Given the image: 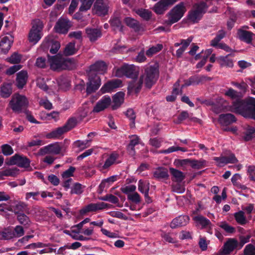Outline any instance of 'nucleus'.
Wrapping results in <instances>:
<instances>
[{
  "label": "nucleus",
  "mask_w": 255,
  "mask_h": 255,
  "mask_svg": "<svg viewBox=\"0 0 255 255\" xmlns=\"http://www.w3.org/2000/svg\"><path fill=\"white\" fill-rule=\"evenodd\" d=\"M137 14L146 20H148L151 17V12L145 9L138 10Z\"/></svg>",
  "instance_id": "obj_58"
},
{
  "label": "nucleus",
  "mask_w": 255,
  "mask_h": 255,
  "mask_svg": "<svg viewBox=\"0 0 255 255\" xmlns=\"http://www.w3.org/2000/svg\"><path fill=\"white\" fill-rule=\"evenodd\" d=\"M130 137H133V138L130 140V142L128 146V148L129 150L130 154L133 155L135 152L134 146L138 144L139 138L136 135H132Z\"/></svg>",
  "instance_id": "obj_41"
},
{
  "label": "nucleus",
  "mask_w": 255,
  "mask_h": 255,
  "mask_svg": "<svg viewBox=\"0 0 255 255\" xmlns=\"http://www.w3.org/2000/svg\"><path fill=\"white\" fill-rule=\"evenodd\" d=\"M84 188L81 184L79 183H75L71 188L70 193L71 194H75L80 195L83 192V189Z\"/></svg>",
  "instance_id": "obj_54"
},
{
  "label": "nucleus",
  "mask_w": 255,
  "mask_h": 255,
  "mask_svg": "<svg viewBox=\"0 0 255 255\" xmlns=\"http://www.w3.org/2000/svg\"><path fill=\"white\" fill-rule=\"evenodd\" d=\"M26 213H19L16 215L17 220L19 224L24 226L28 227L31 224V220Z\"/></svg>",
  "instance_id": "obj_37"
},
{
  "label": "nucleus",
  "mask_w": 255,
  "mask_h": 255,
  "mask_svg": "<svg viewBox=\"0 0 255 255\" xmlns=\"http://www.w3.org/2000/svg\"><path fill=\"white\" fill-rule=\"evenodd\" d=\"M72 26L71 21L65 18H60L54 26L56 32L60 34H66Z\"/></svg>",
  "instance_id": "obj_14"
},
{
  "label": "nucleus",
  "mask_w": 255,
  "mask_h": 255,
  "mask_svg": "<svg viewBox=\"0 0 255 255\" xmlns=\"http://www.w3.org/2000/svg\"><path fill=\"white\" fill-rule=\"evenodd\" d=\"M145 74L146 76L145 85L146 87L150 89L158 78L159 75L158 64L156 63L147 67L145 69Z\"/></svg>",
  "instance_id": "obj_9"
},
{
  "label": "nucleus",
  "mask_w": 255,
  "mask_h": 255,
  "mask_svg": "<svg viewBox=\"0 0 255 255\" xmlns=\"http://www.w3.org/2000/svg\"><path fill=\"white\" fill-rule=\"evenodd\" d=\"M107 64L105 62L99 60L91 65L86 71L88 76V82L86 84L87 94L93 93L99 88L101 85V81L97 74H104L107 70Z\"/></svg>",
  "instance_id": "obj_2"
},
{
  "label": "nucleus",
  "mask_w": 255,
  "mask_h": 255,
  "mask_svg": "<svg viewBox=\"0 0 255 255\" xmlns=\"http://www.w3.org/2000/svg\"><path fill=\"white\" fill-rule=\"evenodd\" d=\"M251 238V235L250 234L246 236L242 235L240 236L239 237V242H238L239 250L241 249L245 244L249 243Z\"/></svg>",
  "instance_id": "obj_59"
},
{
  "label": "nucleus",
  "mask_w": 255,
  "mask_h": 255,
  "mask_svg": "<svg viewBox=\"0 0 255 255\" xmlns=\"http://www.w3.org/2000/svg\"><path fill=\"white\" fill-rule=\"evenodd\" d=\"M95 0H80L81 4L79 8L80 11H86L90 9Z\"/></svg>",
  "instance_id": "obj_50"
},
{
  "label": "nucleus",
  "mask_w": 255,
  "mask_h": 255,
  "mask_svg": "<svg viewBox=\"0 0 255 255\" xmlns=\"http://www.w3.org/2000/svg\"><path fill=\"white\" fill-rule=\"evenodd\" d=\"M189 217L187 215H180L172 220L170 223L172 229L186 226L189 222Z\"/></svg>",
  "instance_id": "obj_20"
},
{
  "label": "nucleus",
  "mask_w": 255,
  "mask_h": 255,
  "mask_svg": "<svg viewBox=\"0 0 255 255\" xmlns=\"http://www.w3.org/2000/svg\"><path fill=\"white\" fill-rule=\"evenodd\" d=\"M21 59V55L16 52H14L9 57L7 58L6 60L11 64H16L20 62Z\"/></svg>",
  "instance_id": "obj_55"
},
{
  "label": "nucleus",
  "mask_w": 255,
  "mask_h": 255,
  "mask_svg": "<svg viewBox=\"0 0 255 255\" xmlns=\"http://www.w3.org/2000/svg\"><path fill=\"white\" fill-rule=\"evenodd\" d=\"M111 103V99L109 96H105L99 100L94 107L93 112L99 113L107 108Z\"/></svg>",
  "instance_id": "obj_18"
},
{
  "label": "nucleus",
  "mask_w": 255,
  "mask_h": 255,
  "mask_svg": "<svg viewBox=\"0 0 255 255\" xmlns=\"http://www.w3.org/2000/svg\"><path fill=\"white\" fill-rule=\"evenodd\" d=\"M85 31L91 42H95L102 36L101 30L98 28L87 27L86 28Z\"/></svg>",
  "instance_id": "obj_26"
},
{
  "label": "nucleus",
  "mask_w": 255,
  "mask_h": 255,
  "mask_svg": "<svg viewBox=\"0 0 255 255\" xmlns=\"http://www.w3.org/2000/svg\"><path fill=\"white\" fill-rule=\"evenodd\" d=\"M115 76L118 78H122L124 76L132 79H136L139 74L138 69L133 64L124 63L119 68H115Z\"/></svg>",
  "instance_id": "obj_3"
},
{
  "label": "nucleus",
  "mask_w": 255,
  "mask_h": 255,
  "mask_svg": "<svg viewBox=\"0 0 255 255\" xmlns=\"http://www.w3.org/2000/svg\"><path fill=\"white\" fill-rule=\"evenodd\" d=\"M243 255H255V247L252 244H248L244 248Z\"/></svg>",
  "instance_id": "obj_60"
},
{
  "label": "nucleus",
  "mask_w": 255,
  "mask_h": 255,
  "mask_svg": "<svg viewBox=\"0 0 255 255\" xmlns=\"http://www.w3.org/2000/svg\"><path fill=\"white\" fill-rule=\"evenodd\" d=\"M126 115L130 121V123L129 124L130 128H135V120L136 116L134 111L131 109H128L126 113Z\"/></svg>",
  "instance_id": "obj_48"
},
{
  "label": "nucleus",
  "mask_w": 255,
  "mask_h": 255,
  "mask_svg": "<svg viewBox=\"0 0 255 255\" xmlns=\"http://www.w3.org/2000/svg\"><path fill=\"white\" fill-rule=\"evenodd\" d=\"M219 227L223 229L227 233L233 234L236 231L234 227L229 225L226 222H221Z\"/></svg>",
  "instance_id": "obj_57"
},
{
  "label": "nucleus",
  "mask_w": 255,
  "mask_h": 255,
  "mask_svg": "<svg viewBox=\"0 0 255 255\" xmlns=\"http://www.w3.org/2000/svg\"><path fill=\"white\" fill-rule=\"evenodd\" d=\"M193 40V38L192 37H189L187 38V42H186L176 51V55L177 58L181 57L183 52L185 51L187 47L190 45V43L192 42Z\"/></svg>",
  "instance_id": "obj_53"
},
{
  "label": "nucleus",
  "mask_w": 255,
  "mask_h": 255,
  "mask_svg": "<svg viewBox=\"0 0 255 255\" xmlns=\"http://www.w3.org/2000/svg\"><path fill=\"white\" fill-rule=\"evenodd\" d=\"M227 34V32L224 29L219 30L216 37L211 41L210 45L213 47H216L218 43L224 38Z\"/></svg>",
  "instance_id": "obj_39"
},
{
  "label": "nucleus",
  "mask_w": 255,
  "mask_h": 255,
  "mask_svg": "<svg viewBox=\"0 0 255 255\" xmlns=\"http://www.w3.org/2000/svg\"><path fill=\"white\" fill-rule=\"evenodd\" d=\"M28 73L26 70H21L16 74L15 79V86L18 89H22L27 83L28 80Z\"/></svg>",
  "instance_id": "obj_17"
},
{
  "label": "nucleus",
  "mask_w": 255,
  "mask_h": 255,
  "mask_svg": "<svg viewBox=\"0 0 255 255\" xmlns=\"http://www.w3.org/2000/svg\"><path fill=\"white\" fill-rule=\"evenodd\" d=\"M207 8V5L204 2L195 4L194 9L188 12V19L193 23H197L202 17L203 14L206 12Z\"/></svg>",
  "instance_id": "obj_10"
},
{
  "label": "nucleus",
  "mask_w": 255,
  "mask_h": 255,
  "mask_svg": "<svg viewBox=\"0 0 255 255\" xmlns=\"http://www.w3.org/2000/svg\"><path fill=\"white\" fill-rule=\"evenodd\" d=\"M109 22L113 30H119L121 32L123 31L124 26L119 17L114 16L111 17Z\"/></svg>",
  "instance_id": "obj_32"
},
{
  "label": "nucleus",
  "mask_w": 255,
  "mask_h": 255,
  "mask_svg": "<svg viewBox=\"0 0 255 255\" xmlns=\"http://www.w3.org/2000/svg\"><path fill=\"white\" fill-rule=\"evenodd\" d=\"M99 199L102 201H109L113 204L118 203L119 201L118 198L112 194H107L104 196L100 197Z\"/></svg>",
  "instance_id": "obj_56"
},
{
  "label": "nucleus",
  "mask_w": 255,
  "mask_h": 255,
  "mask_svg": "<svg viewBox=\"0 0 255 255\" xmlns=\"http://www.w3.org/2000/svg\"><path fill=\"white\" fill-rule=\"evenodd\" d=\"M169 170L171 175L174 178V179L173 178L172 179L173 181H175L177 182H181L184 179L185 176L184 175V173L181 171L173 168H170Z\"/></svg>",
  "instance_id": "obj_36"
},
{
  "label": "nucleus",
  "mask_w": 255,
  "mask_h": 255,
  "mask_svg": "<svg viewBox=\"0 0 255 255\" xmlns=\"http://www.w3.org/2000/svg\"><path fill=\"white\" fill-rule=\"evenodd\" d=\"M13 212L15 215H18L19 213H26L30 214L29 208L27 204L23 202H18L14 207Z\"/></svg>",
  "instance_id": "obj_31"
},
{
  "label": "nucleus",
  "mask_w": 255,
  "mask_h": 255,
  "mask_svg": "<svg viewBox=\"0 0 255 255\" xmlns=\"http://www.w3.org/2000/svg\"><path fill=\"white\" fill-rule=\"evenodd\" d=\"M119 156V154L116 152L111 153L106 160L104 164L102 166V168L103 169H108L116 162V160L118 158Z\"/></svg>",
  "instance_id": "obj_38"
},
{
  "label": "nucleus",
  "mask_w": 255,
  "mask_h": 255,
  "mask_svg": "<svg viewBox=\"0 0 255 255\" xmlns=\"http://www.w3.org/2000/svg\"><path fill=\"white\" fill-rule=\"evenodd\" d=\"M177 1L178 0H160L154 4L153 10L157 14H162L169 6Z\"/></svg>",
  "instance_id": "obj_13"
},
{
  "label": "nucleus",
  "mask_w": 255,
  "mask_h": 255,
  "mask_svg": "<svg viewBox=\"0 0 255 255\" xmlns=\"http://www.w3.org/2000/svg\"><path fill=\"white\" fill-rule=\"evenodd\" d=\"M236 249L239 250L238 240L235 238H230L224 243L219 254L220 255H229Z\"/></svg>",
  "instance_id": "obj_11"
},
{
  "label": "nucleus",
  "mask_w": 255,
  "mask_h": 255,
  "mask_svg": "<svg viewBox=\"0 0 255 255\" xmlns=\"http://www.w3.org/2000/svg\"><path fill=\"white\" fill-rule=\"evenodd\" d=\"M47 56L48 62L52 70L56 71L62 69L69 70L70 69L68 65L71 63V59H69L64 60L59 54L52 56L48 55Z\"/></svg>",
  "instance_id": "obj_8"
},
{
  "label": "nucleus",
  "mask_w": 255,
  "mask_h": 255,
  "mask_svg": "<svg viewBox=\"0 0 255 255\" xmlns=\"http://www.w3.org/2000/svg\"><path fill=\"white\" fill-rule=\"evenodd\" d=\"M13 37H11V39H9L8 36H4L1 38L0 42V47L3 53H7L10 49L13 43Z\"/></svg>",
  "instance_id": "obj_28"
},
{
  "label": "nucleus",
  "mask_w": 255,
  "mask_h": 255,
  "mask_svg": "<svg viewBox=\"0 0 255 255\" xmlns=\"http://www.w3.org/2000/svg\"><path fill=\"white\" fill-rule=\"evenodd\" d=\"M110 205L104 202L97 203H90L84 208L80 210L81 215H85L88 212H96L98 210H101L109 208Z\"/></svg>",
  "instance_id": "obj_15"
},
{
  "label": "nucleus",
  "mask_w": 255,
  "mask_h": 255,
  "mask_svg": "<svg viewBox=\"0 0 255 255\" xmlns=\"http://www.w3.org/2000/svg\"><path fill=\"white\" fill-rule=\"evenodd\" d=\"M77 51L75 48V42L72 41L66 45L64 50V54L66 56L74 55Z\"/></svg>",
  "instance_id": "obj_40"
},
{
  "label": "nucleus",
  "mask_w": 255,
  "mask_h": 255,
  "mask_svg": "<svg viewBox=\"0 0 255 255\" xmlns=\"http://www.w3.org/2000/svg\"><path fill=\"white\" fill-rule=\"evenodd\" d=\"M143 76H140L139 79H132L128 83V90L129 92H134L135 93L139 92L143 84Z\"/></svg>",
  "instance_id": "obj_21"
},
{
  "label": "nucleus",
  "mask_w": 255,
  "mask_h": 255,
  "mask_svg": "<svg viewBox=\"0 0 255 255\" xmlns=\"http://www.w3.org/2000/svg\"><path fill=\"white\" fill-rule=\"evenodd\" d=\"M176 234L172 232H167L163 230L160 231V236L164 242L175 244L177 242L175 237Z\"/></svg>",
  "instance_id": "obj_35"
},
{
  "label": "nucleus",
  "mask_w": 255,
  "mask_h": 255,
  "mask_svg": "<svg viewBox=\"0 0 255 255\" xmlns=\"http://www.w3.org/2000/svg\"><path fill=\"white\" fill-rule=\"evenodd\" d=\"M237 34L239 38L248 44L252 43L254 33L250 31L239 29L238 30Z\"/></svg>",
  "instance_id": "obj_25"
},
{
  "label": "nucleus",
  "mask_w": 255,
  "mask_h": 255,
  "mask_svg": "<svg viewBox=\"0 0 255 255\" xmlns=\"http://www.w3.org/2000/svg\"><path fill=\"white\" fill-rule=\"evenodd\" d=\"M30 163V160L26 157L15 154L10 157L7 164L9 165H17L19 167L27 168L29 167Z\"/></svg>",
  "instance_id": "obj_12"
},
{
  "label": "nucleus",
  "mask_w": 255,
  "mask_h": 255,
  "mask_svg": "<svg viewBox=\"0 0 255 255\" xmlns=\"http://www.w3.org/2000/svg\"><path fill=\"white\" fill-rule=\"evenodd\" d=\"M255 129L253 128H249L245 133L244 139L245 141H250L252 139L255 134Z\"/></svg>",
  "instance_id": "obj_62"
},
{
  "label": "nucleus",
  "mask_w": 255,
  "mask_h": 255,
  "mask_svg": "<svg viewBox=\"0 0 255 255\" xmlns=\"http://www.w3.org/2000/svg\"><path fill=\"white\" fill-rule=\"evenodd\" d=\"M49 153L58 154L61 150V147L59 142H56L47 145Z\"/></svg>",
  "instance_id": "obj_45"
},
{
  "label": "nucleus",
  "mask_w": 255,
  "mask_h": 255,
  "mask_svg": "<svg viewBox=\"0 0 255 255\" xmlns=\"http://www.w3.org/2000/svg\"><path fill=\"white\" fill-rule=\"evenodd\" d=\"M231 54L226 56H220L217 57V62L221 67L232 68L234 66V62L232 59L230 58Z\"/></svg>",
  "instance_id": "obj_24"
},
{
  "label": "nucleus",
  "mask_w": 255,
  "mask_h": 255,
  "mask_svg": "<svg viewBox=\"0 0 255 255\" xmlns=\"http://www.w3.org/2000/svg\"><path fill=\"white\" fill-rule=\"evenodd\" d=\"M225 95L233 100L236 99L229 106L230 111L255 120V98H250L241 100L244 96L242 93L232 88H229L226 91Z\"/></svg>",
  "instance_id": "obj_1"
},
{
  "label": "nucleus",
  "mask_w": 255,
  "mask_h": 255,
  "mask_svg": "<svg viewBox=\"0 0 255 255\" xmlns=\"http://www.w3.org/2000/svg\"><path fill=\"white\" fill-rule=\"evenodd\" d=\"M186 11V8L183 2H180L174 6L167 13L168 19L165 20V23L171 26L174 23L178 22L184 15Z\"/></svg>",
  "instance_id": "obj_4"
},
{
  "label": "nucleus",
  "mask_w": 255,
  "mask_h": 255,
  "mask_svg": "<svg viewBox=\"0 0 255 255\" xmlns=\"http://www.w3.org/2000/svg\"><path fill=\"white\" fill-rule=\"evenodd\" d=\"M12 93V84L4 83L1 85L0 90V95L2 98H7Z\"/></svg>",
  "instance_id": "obj_33"
},
{
  "label": "nucleus",
  "mask_w": 255,
  "mask_h": 255,
  "mask_svg": "<svg viewBox=\"0 0 255 255\" xmlns=\"http://www.w3.org/2000/svg\"><path fill=\"white\" fill-rule=\"evenodd\" d=\"M231 84L240 90L239 92H241L242 95L243 96L247 91L249 87L248 84L244 81H242L241 83H239L236 82H232Z\"/></svg>",
  "instance_id": "obj_51"
},
{
  "label": "nucleus",
  "mask_w": 255,
  "mask_h": 255,
  "mask_svg": "<svg viewBox=\"0 0 255 255\" xmlns=\"http://www.w3.org/2000/svg\"><path fill=\"white\" fill-rule=\"evenodd\" d=\"M2 153L5 156L12 154L13 152L12 148L8 144H4L1 146Z\"/></svg>",
  "instance_id": "obj_63"
},
{
  "label": "nucleus",
  "mask_w": 255,
  "mask_h": 255,
  "mask_svg": "<svg viewBox=\"0 0 255 255\" xmlns=\"http://www.w3.org/2000/svg\"><path fill=\"white\" fill-rule=\"evenodd\" d=\"M122 82L120 79H113L105 83L100 89L102 94L112 92L114 89L121 87Z\"/></svg>",
  "instance_id": "obj_16"
},
{
  "label": "nucleus",
  "mask_w": 255,
  "mask_h": 255,
  "mask_svg": "<svg viewBox=\"0 0 255 255\" xmlns=\"http://www.w3.org/2000/svg\"><path fill=\"white\" fill-rule=\"evenodd\" d=\"M91 142V140L90 139L84 141L78 140L74 142L73 145L75 147L78 148L80 151H81L89 147Z\"/></svg>",
  "instance_id": "obj_43"
},
{
  "label": "nucleus",
  "mask_w": 255,
  "mask_h": 255,
  "mask_svg": "<svg viewBox=\"0 0 255 255\" xmlns=\"http://www.w3.org/2000/svg\"><path fill=\"white\" fill-rule=\"evenodd\" d=\"M125 93L123 92L117 93L113 98V104L112 106L113 110H116L119 108L124 101Z\"/></svg>",
  "instance_id": "obj_29"
},
{
  "label": "nucleus",
  "mask_w": 255,
  "mask_h": 255,
  "mask_svg": "<svg viewBox=\"0 0 255 255\" xmlns=\"http://www.w3.org/2000/svg\"><path fill=\"white\" fill-rule=\"evenodd\" d=\"M43 24L41 20L36 19L33 20L32 26L29 32L28 40L33 44H36L41 38Z\"/></svg>",
  "instance_id": "obj_7"
},
{
  "label": "nucleus",
  "mask_w": 255,
  "mask_h": 255,
  "mask_svg": "<svg viewBox=\"0 0 255 255\" xmlns=\"http://www.w3.org/2000/svg\"><path fill=\"white\" fill-rule=\"evenodd\" d=\"M236 121V117L232 114H221L219 116V121L221 125L224 126L229 125Z\"/></svg>",
  "instance_id": "obj_27"
},
{
  "label": "nucleus",
  "mask_w": 255,
  "mask_h": 255,
  "mask_svg": "<svg viewBox=\"0 0 255 255\" xmlns=\"http://www.w3.org/2000/svg\"><path fill=\"white\" fill-rule=\"evenodd\" d=\"M138 189L141 193L144 194L146 193H148L149 190V183L144 182L140 180L138 181Z\"/></svg>",
  "instance_id": "obj_52"
},
{
  "label": "nucleus",
  "mask_w": 255,
  "mask_h": 255,
  "mask_svg": "<svg viewBox=\"0 0 255 255\" xmlns=\"http://www.w3.org/2000/svg\"><path fill=\"white\" fill-rule=\"evenodd\" d=\"M14 233L11 230L5 229L0 232V240H8L14 238Z\"/></svg>",
  "instance_id": "obj_42"
},
{
  "label": "nucleus",
  "mask_w": 255,
  "mask_h": 255,
  "mask_svg": "<svg viewBox=\"0 0 255 255\" xmlns=\"http://www.w3.org/2000/svg\"><path fill=\"white\" fill-rule=\"evenodd\" d=\"M163 48V45L161 44H157L155 46H153L149 48L146 51V55L149 57H152L154 54L161 51Z\"/></svg>",
  "instance_id": "obj_46"
},
{
  "label": "nucleus",
  "mask_w": 255,
  "mask_h": 255,
  "mask_svg": "<svg viewBox=\"0 0 255 255\" xmlns=\"http://www.w3.org/2000/svg\"><path fill=\"white\" fill-rule=\"evenodd\" d=\"M193 220L194 221L196 226L200 227L202 229L211 227L212 225V223L209 219L200 214L193 217Z\"/></svg>",
  "instance_id": "obj_22"
},
{
  "label": "nucleus",
  "mask_w": 255,
  "mask_h": 255,
  "mask_svg": "<svg viewBox=\"0 0 255 255\" xmlns=\"http://www.w3.org/2000/svg\"><path fill=\"white\" fill-rule=\"evenodd\" d=\"M153 176L157 180L167 179L169 177L168 170L166 168L159 167L153 172Z\"/></svg>",
  "instance_id": "obj_30"
},
{
  "label": "nucleus",
  "mask_w": 255,
  "mask_h": 255,
  "mask_svg": "<svg viewBox=\"0 0 255 255\" xmlns=\"http://www.w3.org/2000/svg\"><path fill=\"white\" fill-rule=\"evenodd\" d=\"M201 83L200 75H195L191 76L188 80H184V84L181 87L180 92L182 93V89L184 87L190 85H197Z\"/></svg>",
  "instance_id": "obj_34"
},
{
  "label": "nucleus",
  "mask_w": 255,
  "mask_h": 255,
  "mask_svg": "<svg viewBox=\"0 0 255 255\" xmlns=\"http://www.w3.org/2000/svg\"><path fill=\"white\" fill-rule=\"evenodd\" d=\"M124 22L130 28L133 30L135 32H139L144 31V28L142 24L136 19L130 17H127L124 19Z\"/></svg>",
  "instance_id": "obj_19"
},
{
  "label": "nucleus",
  "mask_w": 255,
  "mask_h": 255,
  "mask_svg": "<svg viewBox=\"0 0 255 255\" xmlns=\"http://www.w3.org/2000/svg\"><path fill=\"white\" fill-rule=\"evenodd\" d=\"M207 161L203 159L200 160L191 159V167L195 169H200L206 165Z\"/></svg>",
  "instance_id": "obj_44"
},
{
  "label": "nucleus",
  "mask_w": 255,
  "mask_h": 255,
  "mask_svg": "<svg viewBox=\"0 0 255 255\" xmlns=\"http://www.w3.org/2000/svg\"><path fill=\"white\" fill-rule=\"evenodd\" d=\"M77 124V120L76 118L71 117L69 118L65 124L61 127H59L55 130H53L46 135L47 138H56L64 133L76 127Z\"/></svg>",
  "instance_id": "obj_6"
},
{
  "label": "nucleus",
  "mask_w": 255,
  "mask_h": 255,
  "mask_svg": "<svg viewBox=\"0 0 255 255\" xmlns=\"http://www.w3.org/2000/svg\"><path fill=\"white\" fill-rule=\"evenodd\" d=\"M53 40L54 39L50 36L46 37L41 44V49L44 51H47L48 50H50L52 43L53 42Z\"/></svg>",
  "instance_id": "obj_49"
},
{
  "label": "nucleus",
  "mask_w": 255,
  "mask_h": 255,
  "mask_svg": "<svg viewBox=\"0 0 255 255\" xmlns=\"http://www.w3.org/2000/svg\"><path fill=\"white\" fill-rule=\"evenodd\" d=\"M3 171L5 176L15 177L18 174L19 169L16 167H14L7 168Z\"/></svg>",
  "instance_id": "obj_61"
},
{
  "label": "nucleus",
  "mask_w": 255,
  "mask_h": 255,
  "mask_svg": "<svg viewBox=\"0 0 255 255\" xmlns=\"http://www.w3.org/2000/svg\"><path fill=\"white\" fill-rule=\"evenodd\" d=\"M243 211H240L234 214V217L236 222L242 225H245L247 223L246 218Z\"/></svg>",
  "instance_id": "obj_47"
},
{
  "label": "nucleus",
  "mask_w": 255,
  "mask_h": 255,
  "mask_svg": "<svg viewBox=\"0 0 255 255\" xmlns=\"http://www.w3.org/2000/svg\"><path fill=\"white\" fill-rule=\"evenodd\" d=\"M21 68L22 66L21 65H14L8 68L5 71V74L8 75H11L18 71Z\"/></svg>",
  "instance_id": "obj_64"
},
{
  "label": "nucleus",
  "mask_w": 255,
  "mask_h": 255,
  "mask_svg": "<svg viewBox=\"0 0 255 255\" xmlns=\"http://www.w3.org/2000/svg\"><path fill=\"white\" fill-rule=\"evenodd\" d=\"M96 13L99 15H105L108 13L109 7L104 3L103 0H96L94 4Z\"/></svg>",
  "instance_id": "obj_23"
},
{
  "label": "nucleus",
  "mask_w": 255,
  "mask_h": 255,
  "mask_svg": "<svg viewBox=\"0 0 255 255\" xmlns=\"http://www.w3.org/2000/svg\"><path fill=\"white\" fill-rule=\"evenodd\" d=\"M28 104V101L25 96L17 94H14L12 96L9 105L14 113L19 114L23 110L26 111Z\"/></svg>",
  "instance_id": "obj_5"
}]
</instances>
